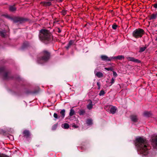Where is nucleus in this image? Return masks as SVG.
<instances>
[{"label":"nucleus","mask_w":157,"mask_h":157,"mask_svg":"<svg viewBox=\"0 0 157 157\" xmlns=\"http://www.w3.org/2000/svg\"><path fill=\"white\" fill-rule=\"evenodd\" d=\"M74 43V41L73 40H70L67 46L66 47V48L67 49H68V48L70 47V46L72 45Z\"/></svg>","instance_id":"22"},{"label":"nucleus","mask_w":157,"mask_h":157,"mask_svg":"<svg viewBox=\"0 0 157 157\" xmlns=\"http://www.w3.org/2000/svg\"><path fill=\"white\" fill-rule=\"evenodd\" d=\"M9 10L11 11H14L16 10V8L13 6H10Z\"/></svg>","instance_id":"20"},{"label":"nucleus","mask_w":157,"mask_h":157,"mask_svg":"<svg viewBox=\"0 0 157 157\" xmlns=\"http://www.w3.org/2000/svg\"><path fill=\"white\" fill-rule=\"evenodd\" d=\"M7 74H8L7 73H6L4 75L5 78L6 79L7 78Z\"/></svg>","instance_id":"36"},{"label":"nucleus","mask_w":157,"mask_h":157,"mask_svg":"<svg viewBox=\"0 0 157 157\" xmlns=\"http://www.w3.org/2000/svg\"><path fill=\"white\" fill-rule=\"evenodd\" d=\"M39 36L42 40L48 41L51 39V34L48 30L42 29L40 31Z\"/></svg>","instance_id":"2"},{"label":"nucleus","mask_w":157,"mask_h":157,"mask_svg":"<svg viewBox=\"0 0 157 157\" xmlns=\"http://www.w3.org/2000/svg\"><path fill=\"white\" fill-rule=\"evenodd\" d=\"M146 49V48L145 47H141L140 48V52H143L145 51Z\"/></svg>","instance_id":"29"},{"label":"nucleus","mask_w":157,"mask_h":157,"mask_svg":"<svg viewBox=\"0 0 157 157\" xmlns=\"http://www.w3.org/2000/svg\"><path fill=\"white\" fill-rule=\"evenodd\" d=\"M25 20L22 17H17L14 18L13 21L14 23L19 22L21 23L24 22Z\"/></svg>","instance_id":"6"},{"label":"nucleus","mask_w":157,"mask_h":157,"mask_svg":"<svg viewBox=\"0 0 157 157\" xmlns=\"http://www.w3.org/2000/svg\"><path fill=\"white\" fill-rule=\"evenodd\" d=\"M75 113V110L73 109H71L70 110V111L69 113V115L70 116H72L73 115H74Z\"/></svg>","instance_id":"18"},{"label":"nucleus","mask_w":157,"mask_h":157,"mask_svg":"<svg viewBox=\"0 0 157 157\" xmlns=\"http://www.w3.org/2000/svg\"><path fill=\"white\" fill-rule=\"evenodd\" d=\"M109 71H112L113 70V69L112 68H109L108 69Z\"/></svg>","instance_id":"38"},{"label":"nucleus","mask_w":157,"mask_h":157,"mask_svg":"<svg viewBox=\"0 0 157 157\" xmlns=\"http://www.w3.org/2000/svg\"><path fill=\"white\" fill-rule=\"evenodd\" d=\"M113 76H114V77H116L117 76V73L114 71H113Z\"/></svg>","instance_id":"31"},{"label":"nucleus","mask_w":157,"mask_h":157,"mask_svg":"<svg viewBox=\"0 0 157 157\" xmlns=\"http://www.w3.org/2000/svg\"><path fill=\"white\" fill-rule=\"evenodd\" d=\"M5 33L4 32H2L0 31V35L2 37H4L5 36Z\"/></svg>","instance_id":"26"},{"label":"nucleus","mask_w":157,"mask_h":157,"mask_svg":"<svg viewBox=\"0 0 157 157\" xmlns=\"http://www.w3.org/2000/svg\"><path fill=\"white\" fill-rule=\"evenodd\" d=\"M144 31L143 29H138L134 30L132 33L133 36L136 38L141 37L144 34Z\"/></svg>","instance_id":"3"},{"label":"nucleus","mask_w":157,"mask_h":157,"mask_svg":"<svg viewBox=\"0 0 157 157\" xmlns=\"http://www.w3.org/2000/svg\"><path fill=\"white\" fill-rule=\"evenodd\" d=\"M94 73L96 75L98 78L101 77L103 76V75L101 72H98L96 70L94 71Z\"/></svg>","instance_id":"11"},{"label":"nucleus","mask_w":157,"mask_h":157,"mask_svg":"<svg viewBox=\"0 0 157 157\" xmlns=\"http://www.w3.org/2000/svg\"><path fill=\"white\" fill-rule=\"evenodd\" d=\"M55 126L56 127H57V125H55Z\"/></svg>","instance_id":"41"},{"label":"nucleus","mask_w":157,"mask_h":157,"mask_svg":"<svg viewBox=\"0 0 157 157\" xmlns=\"http://www.w3.org/2000/svg\"><path fill=\"white\" fill-rule=\"evenodd\" d=\"M151 144L154 148H157V136H154L151 140Z\"/></svg>","instance_id":"5"},{"label":"nucleus","mask_w":157,"mask_h":157,"mask_svg":"<svg viewBox=\"0 0 157 157\" xmlns=\"http://www.w3.org/2000/svg\"><path fill=\"white\" fill-rule=\"evenodd\" d=\"M23 134L24 136L28 137L30 135V133L28 131L25 130L23 132Z\"/></svg>","instance_id":"13"},{"label":"nucleus","mask_w":157,"mask_h":157,"mask_svg":"<svg viewBox=\"0 0 157 157\" xmlns=\"http://www.w3.org/2000/svg\"><path fill=\"white\" fill-rule=\"evenodd\" d=\"M112 27L114 29H116L117 27V25H112Z\"/></svg>","instance_id":"30"},{"label":"nucleus","mask_w":157,"mask_h":157,"mask_svg":"<svg viewBox=\"0 0 157 157\" xmlns=\"http://www.w3.org/2000/svg\"><path fill=\"white\" fill-rule=\"evenodd\" d=\"M54 117L56 119H60V117L59 116H58L57 114L55 113L54 114Z\"/></svg>","instance_id":"23"},{"label":"nucleus","mask_w":157,"mask_h":157,"mask_svg":"<svg viewBox=\"0 0 157 157\" xmlns=\"http://www.w3.org/2000/svg\"><path fill=\"white\" fill-rule=\"evenodd\" d=\"M86 123L88 125H91L92 124V121L91 119H88L86 121Z\"/></svg>","instance_id":"21"},{"label":"nucleus","mask_w":157,"mask_h":157,"mask_svg":"<svg viewBox=\"0 0 157 157\" xmlns=\"http://www.w3.org/2000/svg\"><path fill=\"white\" fill-rule=\"evenodd\" d=\"M156 40L157 41V37H156Z\"/></svg>","instance_id":"40"},{"label":"nucleus","mask_w":157,"mask_h":157,"mask_svg":"<svg viewBox=\"0 0 157 157\" xmlns=\"http://www.w3.org/2000/svg\"><path fill=\"white\" fill-rule=\"evenodd\" d=\"M117 108L115 106H112L111 108L110 112L112 114H114L117 111Z\"/></svg>","instance_id":"9"},{"label":"nucleus","mask_w":157,"mask_h":157,"mask_svg":"<svg viewBox=\"0 0 157 157\" xmlns=\"http://www.w3.org/2000/svg\"><path fill=\"white\" fill-rule=\"evenodd\" d=\"M105 94V92L104 90H101L99 93V95L100 96L103 95Z\"/></svg>","instance_id":"27"},{"label":"nucleus","mask_w":157,"mask_h":157,"mask_svg":"<svg viewBox=\"0 0 157 157\" xmlns=\"http://www.w3.org/2000/svg\"><path fill=\"white\" fill-rule=\"evenodd\" d=\"M157 17V13L152 14L150 17L151 19H155Z\"/></svg>","instance_id":"16"},{"label":"nucleus","mask_w":157,"mask_h":157,"mask_svg":"<svg viewBox=\"0 0 157 157\" xmlns=\"http://www.w3.org/2000/svg\"><path fill=\"white\" fill-rule=\"evenodd\" d=\"M101 58L103 60H107L108 59V57L107 56L102 55L101 56Z\"/></svg>","instance_id":"19"},{"label":"nucleus","mask_w":157,"mask_h":157,"mask_svg":"<svg viewBox=\"0 0 157 157\" xmlns=\"http://www.w3.org/2000/svg\"><path fill=\"white\" fill-rule=\"evenodd\" d=\"M154 7L155 8H157V4H155L154 5Z\"/></svg>","instance_id":"37"},{"label":"nucleus","mask_w":157,"mask_h":157,"mask_svg":"<svg viewBox=\"0 0 157 157\" xmlns=\"http://www.w3.org/2000/svg\"><path fill=\"white\" fill-rule=\"evenodd\" d=\"M131 119L132 121L135 122L137 121V118L136 116L132 115L131 116Z\"/></svg>","instance_id":"15"},{"label":"nucleus","mask_w":157,"mask_h":157,"mask_svg":"<svg viewBox=\"0 0 157 157\" xmlns=\"http://www.w3.org/2000/svg\"><path fill=\"white\" fill-rule=\"evenodd\" d=\"M0 157H9V156L4 154H0Z\"/></svg>","instance_id":"34"},{"label":"nucleus","mask_w":157,"mask_h":157,"mask_svg":"<svg viewBox=\"0 0 157 157\" xmlns=\"http://www.w3.org/2000/svg\"><path fill=\"white\" fill-rule=\"evenodd\" d=\"M43 56L41 59L38 60V63H41L43 61H47L49 58L50 54L46 51H44L43 52Z\"/></svg>","instance_id":"4"},{"label":"nucleus","mask_w":157,"mask_h":157,"mask_svg":"<svg viewBox=\"0 0 157 157\" xmlns=\"http://www.w3.org/2000/svg\"><path fill=\"white\" fill-rule=\"evenodd\" d=\"M151 115V113L148 112H145L144 113V116L146 117H149Z\"/></svg>","instance_id":"24"},{"label":"nucleus","mask_w":157,"mask_h":157,"mask_svg":"<svg viewBox=\"0 0 157 157\" xmlns=\"http://www.w3.org/2000/svg\"><path fill=\"white\" fill-rule=\"evenodd\" d=\"M115 80V78H112V79L111 80V81L109 84H109H110L109 86L111 85L113 83H114Z\"/></svg>","instance_id":"25"},{"label":"nucleus","mask_w":157,"mask_h":157,"mask_svg":"<svg viewBox=\"0 0 157 157\" xmlns=\"http://www.w3.org/2000/svg\"><path fill=\"white\" fill-rule=\"evenodd\" d=\"M105 69L107 70H108V68H105Z\"/></svg>","instance_id":"39"},{"label":"nucleus","mask_w":157,"mask_h":157,"mask_svg":"<svg viewBox=\"0 0 157 157\" xmlns=\"http://www.w3.org/2000/svg\"><path fill=\"white\" fill-rule=\"evenodd\" d=\"M97 85L98 86V89L99 90L100 89V85L99 82H98L97 83Z\"/></svg>","instance_id":"33"},{"label":"nucleus","mask_w":157,"mask_h":157,"mask_svg":"<svg viewBox=\"0 0 157 157\" xmlns=\"http://www.w3.org/2000/svg\"><path fill=\"white\" fill-rule=\"evenodd\" d=\"M89 103L87 106V108L89 109H90L93 107L92 101L90 100H89Z\"/></svg>","instance_id":"12"},{"label":"nucleus","mask_w":157,"mask_h":157,"mask_svg":"<svg viewBox=\"0 0 157 157\" xmlns=\"http://www.w3.org/2000/svg\"><path fill=\"white\" fill-rule=\"evenodd\" d=\"M127 59L128 61H132L134 62L138 63L140 62V61L139 60L136 59L133 57H127Z\"/></svg>","instance_id":"8"},{"label":"nucleus","mask_w":157,"mask_h":157,"mask_svg":"<svg viewBox=\"0 0 157 157\" xmlns=\"http://www.w3.org/2000/svg\"><path fill=\"white\" fill-rule=\"evenodd\" d=\"M62 13L63 15H64L66 14V13L65 11L63 10L62 11Z\"/></svg>","instance_id":"35"},{"label":"nucleus","mask_w":157,"mask_h":157,"mask_svg":"<svg viewBox=\"0 0 157 157\" xmlns=\"http://www.w3.org/2000/svg\"><path fill=\"white\" fill-rule=\"evenodd\" d=\"M85 113V111L83 110H81L79 112V114L81 115H83Z\"/></svg>","instance_id":"28"},{"label":"nucleus","mask_w":157,"mask_h":157,"mask_svg":"<svg viewBox=\"0 0 157 157\" xmlns=\"http://www.w3.org/2000/svg\"><path fill=\"white\" fill-rule=\"evenodd\" d=\"M124 58V56L122 55L118 56L115 57H112L109 58V61H111L112 59H117L119 60H121Z\"/></svg>","instance_id":"7"},{"label":"nucleus","mask_w":157,"mask_h":157,"mask_svg":"<svg viewBox=\"0 0 157 157\" xmlns=\"http://www.w3.org/2000/svg\"><path fill=\"white\" fill-rule=\"evenodd\" d=\"M43 5L45 6H49L52 4L51 2H43Z\"/></svg>","instance_id":"17"},{"label":"nucleus","mask_w":157,"mask_h":157,"mask_svg":"<svg viewBox=\"0 0 157 157\" xmlns=\"http://www.w3.org/2000/svg\"><path fill=\"white\" fill-rule=\"evenodd\" d=\"M72 126L74 128H77L78 127V126L75 125V124L74 123H73L72 124Z\"/></svg>","instance_id":"32"},{"label":"nucleus","mask_w":157,"mask_h":157,"mask_svg":"<svg viewBox=\"0 0 157 157\" xmlns=\"http://www.w3.org/2000/svg\"><path fill=\"white\" fill-rule=\"evenodd\" d=\"M65 109H63L61 110L60 112V114H61L60 119H62L64 118L65 116Z\"/></svg>","instance_id":"10"},{"label":"nucleus","mask_w":157,"mask_h":157,"mask_svg":"<svg viewBox=\"0 0 157 157\" xmlns=\"http://www.w3.org/2000/svg\"><path fill=\"white\" fill-rule=\"evenodd\" d=\"M136 145L138 152L143 155H146L148 153L150 147L147 144L146 140L139 137L136 139Z\"/></svg>","instance_id":"1"},{"label":"nucleus","mask_w":157,"mask_h":157,"mask_svg":"<svg viewBox=\"0 0 157 157\" xmlns=\"http://www.w3.org/2000/svg\"><path fill=\"white\" fill-rule=\"evenodd\" d=\"M62 127L64 129H68L69 127V124L67 123H64L62 125Z\"/></svg>","instance_id":"14"}]
</instances>
